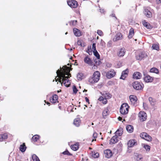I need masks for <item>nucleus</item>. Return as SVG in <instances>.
Wrapping results in <instances>:
<instances>
[{
  "label": "nucleus",
  "instance_id": "nucleus-1",
  "mask_svg": "<svg viewBox=\"0 0 161 161\" xmlns=\"http://www.w3.org/2000/svg\"><path fill=\"white\" fill-rule=\"evenodd\" d=\"M60 70L58 69L56 72L57 75L59 76L58 78H55L56 81L58 80L62 85L63 83L67 87H69L70 85V82L68 79L69 77L71 76V75L68 71V67L66 65L64 66L62 68L60 67Z\"/></svg>",
  "mask_w": 161,
  "mask_h": 161
},
{
  "label": "nucleus",
  "instance_id": "nucleus-2",
  "mask_svg": "<svg viewBox=\"0 0 161 161\" xmlns=\"http://www.w3.org/2000/svg\"><path fill=\"white\" fill-rule=\"evenodd\" d=\"M100 73L98 71H96L94 73L92 76L89 78L88 81L91 84L97 82L100 79Z\"/></svg>",
  "mask_w": 161,
  "mask_h": 161
},
{
  "label": "nucleus",
  "instance_id": "nucleus-3",
  "mask_svg": "<svg viewBox=\"0 0 161 161\" xmlns=\"http://www.w3.org/2000/svg\"><path fill=\"white\" fill-rule=\"evenodd\" d=\"M129 106L126 103H123L120 108V113L123 115L127 114L128 112Z\"/></svg>",
  "mask_w": 161,
  "mask_h": 161
},
{
  "label": "nucleus",
  "instance_id": "nucleus-4",
  "mask_svg": "<svg viewBox=\"0 0 161 161\" xmlns=\"http://www.w3.org/2000/svg\"><path fill=\"white\" fill-rule=\"evenodd\" d=\"M132 86L134 89L137 90H141L144 87L143 84L138 81L133 82L132 83Z\"/></svg>",
  "mask_w": 161,
  "mask_h": 161
},
{
  "label": "nucleus",
  "instance_id": "nucleus-5",
  "mask_svg": "<svg viewBox=\"0 0 161 161\" xmlns=\"http://www.w3.org/2000/svg\"><path fill=\"white\" fill-rule=\"evenodd\" d=\"M138 117L141 121H143L147 119V115L145 112L141 111L138 114Z\"/></svg>",
  "mask_w": 161,
  "mask_h": 161
},
{
  "label": "nucleus",
  "instance_id": "nucleus-6",
  "mask_svg": "<svg viewBox=\"0 0 161 161\" xmlns=\"http://www.w3.org/2000/svg\"><path fill=\"white\" fill-rule=\"evenodd\" d=\"M84 61L86 64L90 66H92L93 65L91 59L88 55L85 56L84 58Z\"/></svg>",
  "mask_w": 161,
  "mask_h": 161
},
{
  "label": "nucleus",
  "instance_id": "nucleus-7",
  "mask_svg": "<svg viewBox=\"0 0 161 161\" xmlns=\"http://www.w3.org/2000/svg\"><path fill=\"white\" fill-rule=\"evenodd\" d=\"M140 136L147 141H151V137L145 132H142L140 134Z\"/></svg>",
  "mask_w": 161,
  "mask_h": 161
},
{
  "label": "nucleus",
  "instance_id": "nucleus-8",
  "mask_svg": "<svg viewBox=\"0 0 161 161\" xmlns=\"http://www.w3.org/2000/svg\"><path fill=\"white\" fill-rule=\"evenodd\" d=\"M67 3L69 6L72 8H76L77 6V2L74 0L67 1Z\"/></svg>",
  "mask_w": 161,
  "mask_h": 161
},
{
  "label": "nucleus",
  "instance_id": "nucleus-9",
  "mask_svg": "<svg viewBox=\"0 0 161 161\" xmlns=\"http://www.w3.org/2000/svg\"><path fill=\"white\" fill-rule=\"evenodd\" d=\"M116 72L114 69H111L106 74V76L108 78L110 79L114 77L115 75Z\"/></svg>",
  "mask_w": 161,
  "mask_h": 161
},
{
  "label": "nucleus",
  "instance_id": "nucleus-10",
  "mask_svg": "<svg viewBox=\"0 0 161 161\" xmlns=\"http://www.w3.org/2000/svg\"><path fill=\"white\" fill-rule=\"evenodd\" d=\"M104 154L105 157L107 158H110L113 155L112 152L109 149H107L104 152Z\"/></svg>",
  "mask_w": 161,
  "mask_h": 161
},
{
  "label": "nucleus",
  "instance_id": "nucleus-11",
  "mask_svg": "<svg viewBox=\"0 0 161 161\" xmlns=\"http://www.w3.org/2000/svg\"><path fill=\"white\" fill-rule=\"evenodd\" d=\"M122 38L123 36L122 34L120 32H118L115 36L114 38L113 39V41L114 42H116L122 39Z\"/></svg>",
  "mask_w": 161,
  "mask_h": 161
},
{
  "label": "nucleus",
  "instance_id": "nucleus-12",
  "mask_svg": "<svg viewBox=\"0 0 161 161\" xmlns=\"http://www.w3.org/2000/svg\"><path fill=\"white\" fill-rule=\"evenodd\" d=\"M129 98L131 103L133 106H135V103L137 100V98L136 96L133 95H130Z\"/></svg>",
  "mask_w": 161,
  "mask_h": 161
},
{
  "label": "nucleus",
  "instance_id": "nucleus-13",
  "mask_svg": "<svg viewBox=\"0 0 161 161\" xmlns=\"http://www.w3.org/2000/svg\"><path fill=\"white\" fill-rule=\"evenodd\" d=\"M119 141V138L117 137V136H113L110 140L109 143L110 144H113L117 143Z\"/></svg>",
  "mask_w": 161,
  "mask_h": 161
},
{
  "label": "nucleus",
  "instance_id": "nucleus-14",
  "mask_svg": "<svg viewBox=\"0 0 161 161\" xmlns=\"http://www.w3.org/2000/svg\"><path fill=\"white\" fill-rule=\"evenodd\" d=\"M125 50L124 48H121L118 51L117 55L119 57H123L125 53Z\"/></svg>",
  "mask_w": 161,
  "mask_h": 161
},
{
  "label": "nucleus",
  "instance_id": "nucleus-15",
  "mask_svg": "<svg viewBox=\"0 0 161 161\" xmlns=\"http://www.w3.org/2000/svg\"><path fill=\"white\" fill-rule=\"evenodd\" d=\"M58 96L57 95L55 94L50 98V100L51 103H55L58 102Z\"/></svg>",
  "mask_w": 161,
  "mask_h": 161
},
{
  "label": "nucleus",
  "instance_id": "nucleus-16",
  "mask_svg": "<svg viewBox=\"0 0 161 161\" xmlns=\"http://www.w3.org/2000/svg\"><path fill=\"white\" fill-rule=\"evenodd\" d=\"M127 145L129 147H131L136 145V142L135 140H130L128 142Z\"/></svg>",
  "mask_w": 161,
  "mask_h": 161
},
{
  "label": "nucleus",
  "instance_id": "nucleus-17",
  "mask_svg": "<svg viewBox=\"0 0 161 161\" xmlns=\"http://www.w3.org/2000/svg\"><path fill=\"white\" fill-rule=\"evenodd\" d=\"M144 13L147 17L150 18L152 16V13L148 8H146L144 9Z\"/></svg>",
  "mask_w": 161,
  "mask_h": 161
},
{
  "label": "nucleus",
  "instance_id": "nucleus-18",
  "mask_svg": "<svg viewBox=\"0 0 161 161\" xmlns=\"http://www.w3.org/2000/svg\"><path fill=\"white\" fill-rule=\"evenodd\" d=\"M133 78L136 79H140L142 77V74L138 72H135L133 74Z\"/></svg>",
  "mask_w": 161,
  "mask_h": 161
},
{
  "label": "nucleus",
  "instance_id": "nucleus-19",
  "mask_svg": "<svg viewBox=\"0 0 161 161\" xmlns=\"http://www.w3.org/2000/svg\"><path fill=\"white\" fill-rule=\"evenodd\" d=\"M102 95H103V98L106 99H110L111 97V95L108 92H103L101 93Z\"/></svg>",
  "mask_w": 161,
  "mask_h": 161
},
{
  "label": "nucleus",
  "instance_id": "nucleus-20",
  "mask_svg": "<svg viewBox=\"0 0 161 161\" xmlns=\"http://www.w3.org/2000/svg\"><path fill=\"white\" fill-rule=\"evenodd\" d=\"M128 71L127 69L123 71L122 72L120 79L124 80L126 77L127 76Z\"/></svg>",
  "mask_w": 161,
  "mask_h": 161
},
{
  "label": "nucleus",
  "instance_id": "nucleus-21",
  "mask_svg": "<svg viewBox=\"0 0 161 161\" xmlns=\"http://www.w3.org/2000/svg\"><path fill=\"white\" fill-rule=\"evenodd\" d=\"M109 112L108 108H105L103 111L102 113V115L104 118H105L106 117L109 115Z\"/></svg>",
  "mask_w": 161,
  "mask_h": 161
},
{
  "label": "nucleus",
  "instance_id": "nucleus-22",
  "mask_svg": "<svg viewBox=\"0 0 161 161\" xmlns=\"http://www.w3.org/2000/svg\"><path fill=\"white\" fill-rule=\"evenodd\" d=\"M144 80L146 82H151L153 80V78L149 75H147L144 78Z\"/></svg>",
  "mask_w": 161,
  "mask_h": 161
},
{
  "label": "nucleus",
  "instance_id": "nucleus-23",
  "mask_svg": "<svg viewBox=\"0 0 161 161\" xmlns=\"http://www.w3.org/2000/svg\"><path fill=\"white\" fill-rule=\"evenodd\" d=\"M73 32L75 35L76 36H81V32L78 29L74 28L73 29Z\"/></svg>",
  "mask_w": 161,
  "mask_h": 161
},
{
  "label": "nucleus",
  "instance_id": "nucleus-24",
  "mask_svg": "<svg viewBox=\"0 0 161 161\" xmlns=\"http://www.w3.org/2000/svg\"><path fill=\"white\" fill-rule=\"evenodd\" d=\"M7 138L8 135L6 133L0 134V142L3 141V140L7 139Z\"/></svg>",
  "mask_w": 161,
  "mask_h": 161
},
{
  "label": "nucleus",
  "instance_id": "nucleus-25",
  "mask_svg": "<svg viewBox=\"0 0 161 161\" xmlns=\"http://www.w3.org/2000/svg\"><path fill=\"white\" fill-rule=\"evenodd\" d=\"M80 120L79 118L75 119L74 121V125L78 127L80 125Z\"/></svg>",
  "mask_w": 161,
  "mask_h": 161
},
{
  "label": "nucleus",
  "instance_id": "nucleus-26",
  "mask_svg": "<svg viewBox=\"0 0 161 161\" xmlns=\"http://www.w3.org/2000/svg\"><path fill=\"white\" fill-rule=\"evenodd\" d=\"M26 147L25 146V143H24L20 145L19 149L22 152H24L25 151Z\"/></svg>",
  "mask_w": 161,
  "mask_h": 161
},
{
  "label": "nucleus",
  "instance_id": "nucleus-27",
  "mask_svg": "<svg viewBox=\"0 0 161 161\" xmlns=\"http://www.w3.org/2000/svg\"><path fill=\"white\" fill-rule=\"evenodd\" d=\"M126 129L129 133H131L133 131V127L131 125H128L126 126Z\"/></svg>",
  "mask_w": 161,
  "mask_h": 161
},
{
  "label": "nucleus",
  "instance_id": "nucleus-28",
  "mask_svg": "<svg viewBox=\"0 0 161 161\" xmlns=\"http://www.w3.org/2000/svg\"><path fill=\"white\" fill-rule=\"evenodd\" d=\"M146 55L143 53H140L138 55L136 56V58L137 60H141L143 58L145 57Z\"/></svg>",
  "mask_w": 161,
  "mask_h": 161
},
{
  "label": "nucleus",
  "instance_id": "nucleus-29",
  "mask_svg": "<svg viewBox=\"0 0 161 161\" xmlns=\"http://www.w3.org/2000/svg\"><path fill=\"white\" fill-rule=\"evenodd\" d=\"M123 132V129H119L115 132V134L117 136H120L122 135Z\"/></svg>",
  "mask_w": 161,
  "mask_h": 161
},
{
  "label": "nucleus",
  "instance_id": "nucleus-30",
  "mask_svg": "<svg viewBox=\"0 0 161 161\" xmlns=\"http://www.w3.org/2000/svg\"><path fill=\"white\" fill-rule=\"evenodd\" d=\"M71 148L74 151L77 150L79 148V144L78 143H76L75 144L71 145Z\"/></svg>",
  "mask_w": 161,
  "mask_h": 161
},
{
  "label": "nucleus",
  "instance_id": "nucleus-31",
  "mask_svg": "<svg viewBox=\"0 0 161 161\" xmlns=\"http://www.w3.org/2000/svg\"><path fill=\"white\" fill-rule=\"evenodd\" d=\"M106 99V98H103V97L101 96L98 98V100L99 101H102V103L104 104H106L107 102V99Z\"/></svg>",
  "mask_w": 161,
  "mask_h": 161
},
{
  "label": "nucleus",
  "instance_id": "nucleus-32",
  "mask_svg": "<svg viewBox=\"0 0 161 161\" xmlns=\"http://www.w3.org/2000/svg\"><path fill=\"white\" fill-rule=\"evenodd\" d=\"M40 138V136L38 135H35L32 138V141L34 142H37Z\"/></svg>",
  "mask_w": 161,
  "mask_h": 161
},
{
  "label": "nucleus",
  "instance_id": "nucleus-33",
  "mask_svg": "<svg viewBox=\"0 0 161 161\" xmlns=\"http://www.w3.org/2000/svg\"><path fill=\"white\" fill-rule=\"evenodd\" d=\"M134 35V31L133 28H131L129 31L128 35V37L129 38H131Z\"/></svg>",
  "mask_w": 161,
  "mask_h": 161
},
{
  "label": "nucleus",
  "instance_id": "nucleus-34",
  "mask_svg": "<svg viewBox=\"0 0 161 161\" xmlns=\"http://www.w3.org/2000/svg\"><path fill=\"white\" fill-rule=\"evenodd\" d=\"M142 23L143 25L147 29H150L151 27V26L149 24L148 22H146L145 20L142 21Z\"/></svg>",
  "mask_w": 161,
  "mask_h": 161
},
{
  "label": "nucleus",
  "instance_id": "nucleus-35",
  "mask_svg": "<svg viewBox=\"0 0 161 161\" xmlns=\"http://www.w3.org/2000/svg\"><path fill=\"white\" fill-rule=\"evenodd\" d=\"M152 48L153 49L158 50H159V47L158 44L154 43L153 44Z\"/></svg>",
  "mask_w": 161,
  "mask_h": 161
},
{
  "label": "nucleus",
  "instance_id": "nucleus-36",
  "mask_svg": "<svg viewBox=\"0 0 161 161\" xmlns=\"http://www.w3.org/2000/svg\"><path fill=\"white\" fill-rule=\"evenodd\" d=\"M77 44L78 45L81 47H84L85 46L84 42L81 40H79L78 41Z\"/></svg>",
  "mask_w": 161,
  "mask_h": 161
},
{
  "label": "nucleus",
  "instance_id": "nucleus-37",
  "mask_svg": "<svg viewBox=\"0 0 161 161\" xmlns=\"http://www.w3.org/2000/svg\"><path fill=\"white\" fill-rule=\"evenodd\" d=\"M150 72L152 73H154L158 74L159 73L158 69L155 68H153L150 69Z\"/></svg>",
  "mask_w": 161,
  "mask_h": 161
},
{
  "label": "nucleus",
  "instance_id": "nucleus-38",
  "mask_svg": "<svg viewBox=\"0 0 161 161\" xmlns=\"http://www.w3.org/2000/svg\"><path fill=\"white\" fill-rule=\"evenodd\" d=\"M83 76V74L81 73H79L77 75V78L78 80H81L82 79V77Z\"/></svg>",
  "mask_w": 161,
  "mask_h": 161
},
{
  "label": "nucleus",
  "instance_id": "nucleus-39",
  "mask_svg": "<svg viewBox=\"0 0 161 161\" xmlns=\"http://www.w3.org/2000/svg\"><path fill=\"white\" fill-rule=\"evenodd\" d=\"M32 158L34 161H40L38 157L35 154H33L32 156Z\"/></svg>",
  "mask_w": 161,
  "mask_h": 161
},
{
  "label": "nucleus",
  "instance_id": "nucleus-40",
  "mask_svg": "<svg viewBox=\"0 0 161 161\" xmlns=\"http://www.w3.org/2000/svg\"><path fill=\"white\" fill-rule=\"evenodd\" d=\"M92 156L95 158H97L99 157V153H98L94 152L92 153Z\"/></svg>",
  "mask_w": 161,
  "mask_h": 161
},
{
  "label": "nucleus",
  "instance_id": "nucleus-41",
  "mask_svg": "<svg viewBox=\"0 0 161 161\" xmlns=\"http://www.w3.org/2000/svg\"><path fill=\"white\" fill-rule=\"evenodd\" d=\"M97 134L96 132H94L93 135V137L94 139H93L92 140V142H93L94 141H96V138H97Z\"/></svg>",
  "mask_w": 161,
  "mask_h": 161
},
{
  "label": "nucleus",
  "instance_id": "nucleus-42",
  "mask_svg": "<svg viewBox=\"0 0 161 161\" xmlns=\"http://www.w3.org/2000/svg\"><path fill=\"white\" fill-rule=\"evenodd\" d=\"M77 22V20H75L70 21L69 23L70 25H75L76 24Z\"/></svg>",
  "mask_w": 161,
  "mask_h": 161
},
{
  "label": "nucleus",
  "instance_id": "nucleus-43",
  "mask_svg": "<svg viewBox=\"0 0 161 161\" xmlns=\"http://www.w3.org/2000/svg\"><path fill=\"white\" fill-rule=\"evenodd\" d=\"M93 52L94 53V55L97 57V58L98 59H99L100 58V55L97 51L96 50L93 51Z\"/></svg>",
  "mask_w": 161,
  "mask_h": 161
},
{
  "label": "nucleus",
  "instance_id": "nucleus-44",
  "mask_svg": "<svg viewBox=\"0 0 161 161\" xmlns=\"http://www.w3.org/2000/svg\"><path fill=\"white\" fill-rule=\"evenodd\" d=\"M149 101L150 103V104L152 105H154V100H153V98L151 97H149Z\"/></svg>",
  "mask_w": 161,
  "mask_h": 161
},
{
  "label": "nucleus",
  "instance_id": "nucleus-45",
  "mask_svg": "<svg viewBox=\"0 0 161 161\" xmlns=\"http://www.w3.org/2000/svg\"><path fill=\"white\" fill-rule=\"evenodd\" d=\"M143 107L145 110H147L148 109L147 104L144 103H143Z\"/></svg>",
  "mask_w": 161,
  "mask_h": 161
},
{
  "label": "nucleus",
  "instance_id": "nucleus-46",
  "mask_svg": "<svg viewBox=\"0 0 161 161\" xmlns=\"http://www.w3.org/2000/svg\"><path fill=\"white\" fill-rule=\"evenodd\" d=\"M97 33L100 36H103V32L102 31L100 30H98L97 31Z\"/></svg>",
  "mask_w": 161,
  "mask_h": 161
},
{
  "label": "nucleus",
  "instance_id": "nucleus-47",
  "mask_svg": "<svg viewBox=\"0 0 161 161\" xmlns=\"http://www.w3.org/2000/svg\"><path fill=\"white\" fill-rule=\"evenodd\" d=\"M92 49L93 52L97 50L96 48V44L95 43H93L92 44Z\"/></svg>",
  "mask_w": 161,
  "mask_h": 161
},
{
  "label": "nucleus",
  "instance_id": "nucleus-48",
  "mask_svg": "<svg viewBox=\"0 0 161 161\" xmlns=\"http://www.w3.org/2000/svg\"><path fill=\"white\" fill-rule=\"evenodd\" d=\"M78 91V90L76 87V86H73V91L74 93H76Z\"/></svg>",
  "mask_w": 161,
  "mask_h": 161
},
{
  "label": "nucleus",
  "instance_id": "nucleus-49",
  "mask_svg": "<svg viewBox=\"0 0 161 161\" xmlns=\"http://www.w3.org/2000/svg\"><path fill=\"white\" fill-rule=\"evenodd\" d=\"M142 157L141 155H138L137 157L136 160L137 161H140Z\"/></svg>",
  "mask_w": 161,
  "mask_h": 161
},
{
  "label": "nucleus",
  "instance_id": "nucleus-50",
  "mask_svg": "<svg viewBox=\"0 0 161 161\" xmlns=\"http://www.w3.org/2000/svg\"><path fill=\"white\" fill-rule=\"evenodd\" d=\"M63 153L64 155H71L70 153L67 150L64 152Z\"/></svg>",
  "mask_w": 161,
  "mask_h": 161
},
{
  "label": "nucleus",
  "instance_id": "nucleus-51",
  "mask_svg": "<svg viewBox=\"0 0 161 161\" xmlns=\"http://www.w3.org/2000/svg\"><path fill=\"white\" fill-rule=\"evenodd\" d=\"M145 148L147 150H149L150 149V147L148 145H146L144 146Z\"/></svg>",
  "mask_w": 161,
  "mask_h": 161
},
{
  "label": "nucleus",
  "instance_id": "nucleus-52",
  "mask_svg": "<svg viewBox=\"0 0 161 161\" xmlns=\"http://www.w3.org/2000/svg\"><path fill=\"white\" fill-rule=\"evenodd\" d=\"M112 45V42L111 41H109L107 44V46L108 47H111Z\"/></svg>",
  "mask_w": 161,
  "mask_h": 161
},
{
  "label": "nucleus",
  "instance_id": "nucleus-53",
  "mask_svg": "<svg viewBox=\"0 0 161 161\" xmlns=\"http://www.w3.org/2000/svg\"><path fill=\"white\" fill-rule=\"evenodd\" d=\"M100 12L102 14H104L105 12V11L103 9H100Z\"/></svg>",
  "mask_w": 161,
  "mask_h": 161
},
{
  "label": "nucleus",
  "instance_id": "nucleus-54",
  "mask_svg": "<svg viewBox=\"0 0 161 161\" xmlns=\"http://www.w3.org/2000/svg\"><path fill=\"white\" fill-rule=\"evenodd\" d=\"M85 100H86V101L87 103H88L89 104V100L88 99V98L87 97H85Z\"/></svg>",
  "mask_w": 161,
  "mask_h": 161
},
{
  "label": "nucleus",
  "instance_id": "nucleus-55",
  "mask_svg": "<svg viewBox=\"0 0 161 161\" xmlns=\"http://www.w3.org/2000/svg\"><path fill=\"white\" fill-rule=\"evenodd\" d=\"M111 16H112V17H114L115 18V19H117V18L115 16V15L114 14H112L111 15Z\"/></svg>",
  "mask_w": 161,
  "mask_h": 161
},
{
  "label": "nucleus",
  "instance_id": "nucleus-56",
  "mask_svg": "<svg viewBox=\"0 0 161 161\" xmlns=\"http://www.w3.org/2000/svg\"><path fill=\"white\" fill-rule=\"evenodd\" d=\"M107 66L108 67H110L111 66V64H110L108 63L107 64Z\"/></svg>",
  "mask_w": 161,
  "mask_h": 161
},
{
  "label": "nucleus",
  "instance_id": "nucleus-57",
  "mask_svg": "<svg viewBox=\"0 0 161 161\" xmlns=\"http://www.w3.org/2000/svg\"><path fill=\"white\" fill-rule=\"evenodd\" d=\"M101 44L103 45L104 44H105V43L103 41V40H101Z\"/></svg>",
  "mask_w": 161,
  "mask_h": 161
},
{
  "label": "nucleus",
  "instance_id": "nucleus-58",
  "mask_svg": "<svg viewBox=\"0 0 161 161\" xmlns=\"http://www.w3.org/2000/svg\"><path fill=\"white\" fill-rule=\"evenodd\" d=\"M118 119L119 121H121L122 120V118L120 117H119L118 118Z\"/></svg>",
  "mask_w": 161,
  "mask_h": 161
},
{
  "label": "nucleus",
  "instance_id": "nucleus-59",
  "mask_svg": "<svg viewBox=\"0 0 161 161\" xmlns=\"http://www.w3.org/2000/svg\"><path fill=\"white\" fill-rule=\"evenodd\" d=\"M97 66L95 65V64L94 65V66L93 67H92V69H95V67H97Z\"/></svg>",
  "mask_w": 161,
  "mask_h": 161
},
{
  "label": "nucleus",
  "instance_id": "nucleus-60",
  "mask_svg": "<svg viewBox=\"0 0 161 161\" xmlns=\"http://www.w3.org/2000/svg\"><path fill=\"white\" fill-rule=\"evenodd\" d=\"M157 1L158 3H161V0H157Z\"/></svg>",
  "mask_w": 161,
  "mask_h": 161
},
{
  "label": "nucleus",
  "instance_id": "nucleus-61",
  "mask_svg": "<svg viewBox=\"0 0 161 161\" xmlns=\"http://www.w3.org/2000/svg\"><path fill=\"white\" fill-rule=\"evenodd\" d=\"M47 104L48 105V104H50V103H48V102H47Z\"/></svg>",
  "mask_w": 161,
  "mask_h": 161
},
{
  "label": "nucleus",
  "instance_id": "nucleus-62",
  "mask_svg": "<svg viewBox=\"0 0 161 161\" xmlns=\"http://www.w3.org/2000/svg\"><path fill=\"white\" fill-rule=\"evenodd\" d=\"M61 91V90H60V91H58L57 92H60Z\"/></svg>",
  "mask_w": 161,
  "mask_h": 161
},
{
  "label": "nucleus",
  "instance_id": "nucleus-63",
  "mask_svg": "<svg viewBox=\"0 0 161 161\" xmlns=\"http://www.w3.org/2000/svg\"><path fill=\"white\" fill-rule=\"evenodd\" d=\"M87 91V90H86L85 89V90H84V91H83V92H84V91Z\"/></svg>",
  "mask_w": 161,
  "mask_h": 161
},
{
  "label": "nucleus",
  "instance_id": "nucleus-64",
  "mask_svg": "<svg viewBox=\"0 0 161 161\" xmlns=\"http://www.w3.org/2000/svg\"><path fill=\"white\" fill-rule=\"evenodd\" d=\"M92 125H94V124H93V123H92Z\"/></svg>",
  "mask_w": 161,
  "mask_h": 161
}]
</instances>
